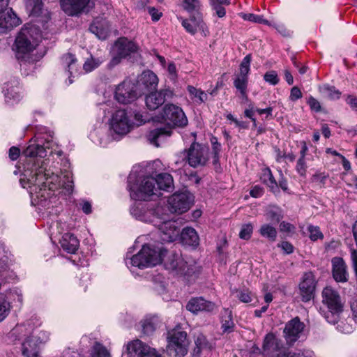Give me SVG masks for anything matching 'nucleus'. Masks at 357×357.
I'll use <instances>...</instances> for the list:
<instances>
[{"label":"nucleus","instance_id":"nucleus-1","mask_svg":"<svg viewBox=\"0 0 357 357\" xmlns=\"http://www.w3.org/2000/svg\"><path fill=\"white\" fill-rule=\"evenodd\" d=\"M48 137L51 139H44V142L43 138H40L37 144H30L23 151V155L28 158L20 179L22 188L29 190L32 204L43 208H50L55 203L54 191L59 187L62 186L68 193L73 189V181L69 174L61 180L51 169L50 161L43 159L47 155L46 149L50 148L53 138L51 132Z\"/></svg>","mask_w":357,"mask_h":357},{"label":"nucleus","instance_id":"nucleus-2","mask_svg":"<svg viewBox=\"0 0 357 357\" xmlns=\"http://www.w3.org/2000/svg\"><path fill=\"white\" fill-rule=\"evenodd\" d=\"M165 211L162 206L153 207L147 203H137L130 208L131 214L136 219L152 223L158 228L162 241L172 242L180 234V229L177 222L170 219Z\"/></svg>","mask_w":357,"mask_h":357},{"label":"nucleus","instance_id":"nucleus-3","mask_svg":"<svg viewBox=\"0 0 357 357\" xmlns=\"http://www.w3.org/2000/svg\"><path fill=\"white\" fill-rule=\"evenodd\" d=\"M139 167H134L128 178L130 197L135 200H146L157 195L155 178L144 176Z\"/></svg>","mask_w":357,"mask_h":357},{"label":"nucleus","instance_id":"nucleus-4","mask_svg":"<svg viewBox=\"0 0 357 357\" xmlns=\"http://www.w3.org/2000/svg\"><path fill=\"white\" fill-rule=\"evenodd\" d=\"M164 250L162 248H157L149 245H144L141 250L131 257H128V253L125 259L126 264L128 268L137 267L144 269L154 266L160 263L164 255Z\"/></svg>","mask_w":357,"mask_h":357},{"label":"nucleus","instance_id":"nucleus-5","mask_svg":"<svg viewBox=\"0 0 357 357\" xmlns=\"http://www.w3.org/2000/svg\"><path fill=\"white\" fill-rule=\"evenodd\" d=\"M165 267L172 274L181 277L189 278L193 275L197 267L193 261L188 262L179 253L172 252L169 254L164 261Z\"/></svg>","mask_w":357,"mask_h":357},{"label":"nucleus","instance_id":"nucleus-6","mask_svg":"<svg viewBox=\"0 0 357 357\" xmlns=\"http://www.w3.org/2000/svg\"><path fill=\"white\" fill-rule=\"evenodd\" d=\"M322 302L328 307V311L324 314V318L330 324H335L342 312L343 305L339 294L330 287H325L322 291Z\"/></svg>","mask_w":357,"mask_h":357},{"label":"nucleus","instance_id":"nucleus-7","mask_svg":"<svg viewBox=\"0 0 357 357\" xmlns=\"http://www.w3.org/2000/svg\"><path fill=\"white\" fill-rule=\"evenodd\" d=\"M36 29L33 26H24L15 39L16 56L23 59V55L33 51L38 45V40L33 36Z\"/></svg>","mask_w":357,"mask_h":357},{"label":"nucleus","instance_id":"nucleus-8","mask_svg":"<svg viewBox=\"0 0 357 357\" xmlns=\"http://www.w3.org/2000/svg\"><path fill=\"white\" fill-rule=\"evenodd\" d=\"M167 352L170 357H183L188 352L189 342L185 331L174 330L169 332Z\"/></svg>","mask_w":357,"mask_h":357},{"label":"nucleus","instance_id":"nucleus-9","mask_svg":"<svg viewBox=\"0 0 357 357\" xmlns=\"http://www.w3.org/2000/svg\"><path fill=\"white\" fill-rule=\"evenodd\" d=\"M161 121L172 126L184 128L188 125V119L181 107L174 104H166L160 113Z\"/></svg>","mask_w":357,"mask_h":357},{"label":"nucleus","instance_id":"nucleus-10","mask_svg":"<svg viewBox=\"0 0 357 357\" xmlns=\"http://www.w3.org/2000/svg\"><path fill=\"white\" fill-rule=\"evenodd\" d=\"M208 148L199 143H192L188 150L183 152L184 159L189 165L196 168L204 166L208 160Z\"/></svg>","mask_w":357,"mask_h":357},{"label":"nucleus","instance_id":"nucleus-11","mask_svg":"<svg viewBox=\"0 0 357 357\" xmlns=\"http://www.w3.org/2000/svg\"><path fill=\"white\" fill-rule=\"evenodd\" d=\"M93 0H60L61 10L68 16L79 17L94 7Z\"/></svg>","mask_w":357,"mask_h":357},{"label":"nucleus","instance_id":"nucleus-12","mask_svg":"<svg viewBox=\"0 0 357 357\" xmlns=\"http://www.w3.org/2000/svg\"><path fill=\"white\" fill-rule=\"evenodd\" d=\"M109 128L118 135H125L128 133L132 126L125 109H117L112 113L109 120Z\"/></svg>","mask_w":357,"mask_h":357},{"label":"nucleus","instance_id":"nucleus-13","mask_svg":"<svg viewBox=\"0 0 357 357\" xmlns=\"http://www.w3.org/2000/svg\"><path fill=\"white\" fill-rule=\"evenodd\" d=\"M305 325L296 317L287 321L283 329V337L286 344L293 346L296 342L304 336Z\"/></svg>","mask_w":357,"mask_h":357},{"label":"nucleus","instance_id":"nucleus-14","mask_svg":"<svg viewBox=\"0 0 357 357\" xmlns=\"http://www.w3.org/2000/svg\"><path fill=\"white\" fill-rule=\"evenodd\" d=\"M192 201V196L188 192L174 193L168 199L169 210L172 213H185L190 208Z\"/></svg>","mask_w":357,"mask_h":357},{"label":"nucleus","instance_id":"nucleus-15","mask_svg":"<svg viewBox=\"0 0 357 357\" xmlns=\"http://www.w3.org/2000/svg\"><path fill=\"white\" fill-rule=\"evenodd\" d=\"M139 93L137 86L130 80L119 84L115 91V98L121 104H128L137 99Z\"/></svg>","mask_w":357,"mask_h":357},{"label":"nucleus","instance_id":"nucleus-16","mask_svg":"<svg viewBox=\"0 0 357 357\" xmlns=\"http://www.w3.org/2000/svg\"><path fill=\"white\" fill-rule=\"evenodd\" d=\"M128 354L131 357H161L153 348L139 340L129 342L126 346Z\"/></svg>","mask_w":357,"mask_h":357},{"label":"nucleus","instance_id":"nucleus-17","mask_svg":"<svg viewBox=\"0 0 357 357\" xmlns=\"http://www.w3.org/2000/svg\"><path fill=\"white\" fill-rule=\"evenodd\" d=\"M284 352L281 340L273 333H268L264 340L263 354L266 357H281Z\"/></svg>","mask_w":357,"mask_h":357},{"label":"nucleus","instance_id":"nucleus-18","mask_svg":"<svg viewBox=\"0 0 357 357\" xmlns=\"http://www.w3.org/2000/svg\"><path fill=\"white\" fill-rule=\"evenodd\" d=\"M182 26L192 35H195L198 31H202L204 36H207L209 33L205 23L202 20L200 13L191 15L189 19L180 17Z\"/></svg>","mask_w":357,"mask_h":357},{"label":"nucleus","instance_id":"nucleus-19","mask_svg":"<svg viewBox=\"0 0 357 357\" xmlns=\"http://www.w3.org/2000/svg\"><path fill=\"white\" fill-rule=\"evenodd\" d=\"M315 287L316 282L313 273L312 272L305 273L299 284L300 294L303 301L307 302L314 298Z\"/></svg>","mask_w":357,"mask_h":357},{"label":"nucleus","instance_id":"nucleus-20","mask_svg":"<svg viewBox=\"0 0 357 357\" xmlns=\"http://www.w3.org/2000/svg\"><path fill=\"white\" fill-rule=\"evenodd\" d=\"M172 91L169 89L152 92L145 98L146 105L149 109L155 110L164 104L167 97H172Z\"/></svg>","mask_w":357,"mask_h":357},{"label":"nucleus","instance_id":"nucleus-21","mask_svg":"<svg viewBox=\"0 0 357 357\" xmlns=\"http://www.w3.org/2000/svg\"><path fill=\"white\" fill-rule=\"evenodd\" d=\"M216 308L214 303L206 301L203 297L192 298L186 305V309L194 314L199 312H212Z\"/></svg>","mask_w":357,"mask_h":357},{"label":"nucleus","instance_id":"nucleus-22","mask_svg":"<svg viewBox=\"0 0 357 357\" xmlns=\"http://www.w3.org/2000/svg\"><path fill=\"white\" fill-rule=\"evenodd\" d=\"M21 20L13 12L12 8L4 11L0 15V33H3L21 24Z\"/></svg>","mask_w":357,"mask_h":357},{"label":"nucleus","instance_id":"nucleus-23","mask_svg":"<svg viewBox=\"0 0 357 357\" xmlns=\"http://www.w3.org/2000/svg\"><path fill=\"white\" fill-rule=\"evenodd\" d=\"M89 31L100 40L106 39L109 35V22L103 18H96L89 26Z\"/></svg>","mask_w":357,"mask_h":357},{"label":"nucleus","instance_id":"nucleus-24","mask_svg":"<svg viewBox=\"0 0 357 357\" xmlns=\"http://www.w3.org/2000/svg\"><path fill=\"white\" fill-rule=\"evenodd\" d=\"M61 61L63 67L68 73V84L73 82L72 77H75L79 74L77 60L73 54L68 53L61 57Z\"/></svg>","mask_w":357,"mask_h":357},{"label":"nucleus","instance_id":"nucleus-25","mask_svg":"<svg viewBox=\"0 0 357 357\" xmlns=\"http://www.w3.org/2000/svg\"><path fill=\"white\" fill-rule=\"evenodd\" d=\"M27 333H29V335L25 338L22 345V354L25 357H37L39 353L38 340L31 335V329Z\"/></svg>","mask_w":357,"mask_h":357},{"label":"nucleus","instance_id":"nucleus-26","mask_svg":"<svg viewBox=\"0 0 357 357\" xmlns=\"http://www.w3.org/2000/svg\"><path fill=\"white\" fill-rule=\"evenodd\" d=\"M333 275L337 282H346L347 280V273L346 271V265L344 260L340 257H334L332 259Z\"/></svg>","mask_w":357,"mask_h":357},{"label":"nucleus","instance_id":"nucleus-27","mask_svg":"<svg viewBox=\"0 0 357 357\" xmlns=\"http://www.w3.org/2000/svg\"><path fill=\"white\" fill-rule=\"evenodd\" d=\"M116 53L121 57H126L132 52L137 51V45L132 41L126 38H119L115 43Z\"/></svg>","mask_w":357,"mask_h":357},{"label":"nucleus","instance_id":"nucleus-28","mask_svg":"<svg viewBox=\"0 0 357 357\" xmlns=\"http://www.w3.org/2000/svg\"><path fill=\"white\" fill-rule=\"evenodd\" d=\"M61 248L68 253H75L78 249L79 242L77 237L70 233H66L60 240Z\"/></svg>","mask_w":357,"mask_h":357},{"label":"nucleus","instance_id":"nucleus-29","mask_svg":"<svg viewBox=\"0 0 357 357\" xmlns=\"http://www.w3.org/2000/svg\"><path fill=\"white\" fill-rule=\"evenodd\" d=\"M171 135V131L164 128H155L149 132L147 139L149 142L156 147L159 146V143L164 141L167 137Z\"/></svg>","mask_w":357,"mask_h":357},{"label":"nucleus","instance_id":"nucleus-30","mask_svg":"<svg viewBox=\"0 0 357 357\" xmlns=\"http://www.w3.org/2000/svg\"><path fill=\"white\" fill-rule=\"evenodd\" d=\"M181 238L183 243L188 245L197 246L199 244V236L192 227L184 228L181 233Z\"/></svg>","mask_w":357,"mask_h":357},{"label":"nucleus","instance_id":"nucleus-31","mask_svg":"<svg viewBox=\"0 0 357 357\" xmlns=\"http://www.w3.org/2000/svg\"><path fill=\"white\" fill-rule=\"evenodd\" d=\"M235 324L232 318L231 311L225 308L221 312V329L224 333H230L234 331Z\"/></svg>","mask_w":357,"mask_h":357},{"label":"nucleus","instance_id":"nucleus-32","mask_svg":"<svg viewBox=\"0 0 357 357\" xmlns=\"http://www.w3.org/2000/svg\"><path fill=\"white\" fill-rule=\"evenodd\" d=\"M155 185L158 190H163L166 191H169L173 189V178L171 174L167 173H161L159 174L157 177L155 178Z\"/></svg>","mask_w":357,"mask_h":357},{"label":"nucleus","instance_id":"nucleus-33","mask_svg":"<svg viewBox=\"0 0 357 357\" xmlns=\"http://www.w3.org/2000/svg\"><path fill=\"white\" fill-rule=\"evenodd\" d=\"M141 83L146 89L153 90L158 84L157 75L151 71L144 72L139 79Z\"/></svg>","mask_w":357,"mask_h":357},{"label":"nucleus","instance_id":"nucleus-34","mask_svg":"<svg viewBox=\"0 0 357 357\" xmlns=\"http://www.w3.org/2000/svg\"><path fill=\"white\" fill-rule=\"evenodd\" d=\"M187 90L190 98L197 104L200 105L206 101L207 94L204 91L190 85L188 86Z\"/></svg>","mask_w":357,"mask_h":357},{"label":"nucleus","instance_id":"nucleus-35","mask_svg":"<svg viewBox=\"0 0 357 357\" xmlns=\"http://www.w3.org/2000/svg\"><path fill=\"white\" fill-rule=\"evenodd\" d=\"M265 215L267 220L275 224L278 223L283 217L282 209L276 206H269Z\"/></svg>","mask_w":357,"mask_h":357},{"label":"nucleus","instance_id":"nucleus-36","mask_svg":"<svg viewBox=\"0 0 357 357\" xmlns=\"http://www.w3.org/2000/svg\"><path fill=\"white\" fill-rule=\"evenodd\" d=\"M248 77H243L236 75L234 80V85L235 88L240 92L241 98L245 100H248Z\"/></svg>","mask_w":357,"mask_h":357},{"label":"nucleus","instance_id":"nucleus-37","mask_svg":"<svg viewBox=\"0 0 357 357\" xmlns=\"http://www.w3.org/2000/svg\"><path fill=\"white\" fill-rule=\"evenodd\" d=\"M319 91L325 98L331 100L339 99L341 95L339 90L336 89L335 86L328 84H324L319 86Z\"/></svg>","mask_w":357,"mask_h":357},{"label":"nucleus","instance_id":"nucleus-38","mask_svg":"<svg viewBox=\"0 0 357 357\" xmlns=\"http://www.w3.org/2000/svg\"><path fill=\"white\" fill-rule=\"evenodd\" d=\"M5 97L7 102L10 103L17 102L21 98L20 88L18 86H10L7 84L6 89H4Z\"/></svg>","mask_w":357,"mask_h":357},{"label":"nucleus","instance_id":"nucleus-39","mask_svg":"<svg viewBox=\"0 0 357 357\" xmlns=\"http://www.w3.org/2000/svg\"><path fill=\"white\" fill-rule=\"evenodd\" d=\"M199 0H182V7L191 15H197L201 8Z\"/></svg>","mask_w":357,"mask_h":357},{"label":"nucleus","instance_id":"nucleus-40","mask_svg":"<svg viewBox=\"0 0 357 357\" xmlns=\"http://www.w3.org/2000/svg\"><path fill=\"white\" fill-rule=\"evenodd\" d=\"M42 0H26V8L31 15L38 16L42 11Z\"/></svg>","mask_w":357,"mask_h":357},{"label":"nucleus","instance_id":"nucleus-41","mask_svg":"<svg viewBox=\"0 0 357 357\" xmlns=\"http://www.w3.org/2000/svg\"><path fill=\"white\" fill-rule=\"evenodd\" d=\"M142 333L144 335H151L158 327L157 319L155 318L146 319L141 321Z\"/></svg>","mask_w":357,"mask_h":357},{"label":"nucleus","instance_id":"nucleus-42","mask_svg":"<svg viewBox=\"0 0 357 357\" xmlns=\"http://www.w3.org/2000/svg\"><path fill=\"white\" fill-rule=\"evenodd\" d=\"M260 178L261 181L271 188L272 190L278 187V183L269 168H265L262 170Z\"/></svg>","mask_w":357,"mask_h":357},{"label":"nucleus","instance_id":"nucleus-43","mask_svg":"<svg viewBox=\"0 0 357 357\" xmlns=\"http://www.w3.org/2000/svg\"><path fill=\"white\" fill-rule=\"evenodd\" d=\"M259 234L263 237L268 238L271 241H275L276 240L277 230L275 227L268 224H264L261 227Z\"/></svg>","mask_w":357,"mask_h":357},{"label":"nucleus","instance_id":"nucleus-44","mask_svg":"<svg viewBox=\"0 0 357 357\" xmlns=\"http://www.w3.org/2000/svg\"><path fill=\"white\" fill-rule=\"evenodd\" d=\"M354 319H349V320H339L334 324H337V329L342 333L349 334L354 330V326L351 324Z\"/></svg>","mask_w":357,"mask_h":357},{"label":"nucleus","instance_id":"nucleus-45","mask_svg":"<svg viewBox=\"0 0 357 357\" xmlns=\"http://www.w3.org/2000/svg\"><path fill=\"white\" fill-rule=\"evenodd\" d=\"M106 128H101L96 129L91 132L90 136L93 141H97L101 146H105L107 144V139L105 137Z\"/></svg>","mask_w":357,"mask_h":357},{"label":"nucleus","instance_id":"nucleus-46","mask_svg":"<svg viewBox=\"0 0 357 357\" xmlns=\"http://www.w3.org/2000/svg\"><path fill=\"white\" fill-rule=\"evenodd\" d=\"M195 347L193 350L195 356H199L202 351L208 346L206 338L203 335H199L195 340Z\"/></svg>","mask_w":357,"mask_h":357},{"label":"nucleus","instance_id":"nucleus-47","mask_svg":"<svg viewBox=\"0 0 357 357\" xmlns=\"http://www.w3.org/2000/svg\"><path fill=\"white\" fill-rule=\"evenodd\" d=\"M240 16L244 20L255 23L264 24L267 25H271L267 20L264 19L263 16L258 15L252 13H240Z\"/></svg>","mask_w":357,"mask_h":357},{"label":"nucleus","instance_id":"nucleus-48","mask_svg":"<svg viewBox=\"0 0 357 357\" xmlns=\"http://www.w3.org/2000/svg\"><path fill=\"white\" fill-rule=\"evenodd\" d=\"M102 61L99 58L96 59L93 56H91L84 62L83 65V70H84L86 73L91 72L94 69L97 68L102 63Z\"/></svg>","mask_w":357,"mask_h":357},{"label":"nucleus","instance_id":"nucleus-49","mask_svg":"<svg viewBox=\"0 0 357 357\" xmlns=\"http://www.w3.org/2000/svg\"><path fill=\"white\" fill-rule=\"evenodd\" d=\"M251 61V56L250 54L245 56L241 65H240V73L237 76L243 77H248V75L250 71V65Z\"/></svg>","mask_w":357,"mask_h":357},{"label":"nucleus","instance_id":"nucleus-50","mask_svg":"<svg viewBox=\"0 0 357 357\" xmlns=\"http://www.w3.org/2000/svg\"><path fill=\"white\" fill-rule=\"evenodd\" d=\"M211 142L213 153V162L214 165H216L219 162V154L221 151V144L218 142V139L215 137H211Z\"/></svg>","mask_w":357,"mask_h":357},{"label":"nucleus","instance_id":"nucleus-51","mask_svg":"<svg viewBox=\"0 0 357 357\" xmlns=\"http://www.w3.org/2000/svg\"><path fill=\"white\" fill-rule=\"evenodd\" d=\"M91 357H110V354L105 347L96 343L93 347Z\"/></svg>","mask_w":357,"mask_h":357},{"label":"nucleus","instance_id":"nucleus-52","mask_svg":"<svg viewBox=\"0 0 357 357\" xmlns=\"http://www.w3.org/2000/svg\"><path fill=\"white\" fill-rule=\"evenodd\" d=\"M252 231L253 227L252 224L248 223L243 225L239 232V237L241 239L248 240L251 237Z\"/></svg>","mask_w":357,"mask_h":357},{"label":"nucleus","instance_id":"nucleus-53","mask_svg":"<svg viewBox=\"0 0 357 357\" xmlns=\"http://www.w3.org/2000/svg\"><path fill=\"white\" fill-rule=\"evenodd\" d=\"M307 230L310 233V238L312 241H315L318 239H323L324 235L322 232L320 231L319 227L310 225L307 227Z\"/></svg>","mask_w":357,"mask_h":357},{"label":"nucleus","instance_id":"nucleus-54","mask_svg":"<svg viewBox=\"0 0 357 357\" xmlns=\"http://www.w3.org/2000/svg\"><path fill=\"white\" fill-rule=\"evenodd\" d=\"M296 172L301 176V177H305L306 176V172H307V163L306 160L303 158H298L296 162Z\"/></svg>","mask_w":357,"mask_h":357},{"label":"nucleus","instance_id":"nucleus-55","mask_svg":"<svg viewBox=\"0 0 357 357\" xmlns=\"http://www.w3.org/2000/svg\"><path fill=\"white\" fill-rule=\"evenodd\" d=\"M264 79L271 85H276L280 81L277 73L274 70L266 72L264 75Z\"/></svg>","mask_w":357,"mask_h":357},{"label":"nucleus","instance_id":"nucleus-56","mask_svg":"<svg viewBox=\"0 0 357 357\" xmlns=\"http://www.w3.org/2000/svg\"><path fill=\"white\" fill-rule=\"evenodd\" d=\"M307 103L310 106L311 110L314 111L315 112H319L321 109L320 102L312 96L308 98Z\"/></svg>","mask_w":357,"mask_h":357},{"label":"nucleus","instance_id":"nucleus-57","mask_svg":"<svg viewBox=\"0 0 357 357\" xmlns=\"http://www.w3.org/2000/svg\"><path fill=\"white\" fill-rule=\"evenodd\" d=\"M236 297L243 303H249L252 301L251 294L248 290H240L237 292Z\"/></svg>","mask_w":357,"mask_h":357},{"label":"nucleus","instance_id":"nucleus-58","mask_svg":"<svg viewBox=\"0 0 357 357\" xmlns=\"http://www.w3.org/2000/svg\"><path fill=\"white\" fill-rule=\"evenodd\" d=\"M148 12L151 15L152 20L155 22L158 21L162 15V13L158 11L155 7H149Z\"/></svg>","mask_w":357,"mask_h":357},{"label":"nucleus","instance_id":"nucleus-59","mask_svg":"<svg viewBox=\"0 0 357 357\" xmlns=\"http://www.w3.org/2000/svg\"><path fill=\"white\" fill-rule=\"evenodd\" d=\"M213 10L215 12V14L219 17H223L226 14L225 8L222 5H218V3H211Z\"/></svg>","mask_w":357,"mask_h":357},{"label":"nucleus","instance_id":"nucleus-60","mask_svg":"<svg viewBox=\"0 0 357 357\" xmlns=\"http://www.w3.org/2000/svg\"><path fill=\"white\" fill-rule=\"evenodd\" d=\"M271 26H273L280 34L284 36H290V31L282 24L271 23Z\"/></svg>","mask_w":357,"mask_h":357},{"label":"nucleus","instance_id":"nucleus-61","mask_svg":"<svg viewBox=\"0 0 357 357\" xmlns=\"http://www.w3.org/2000/svg\"><path fill=\"white\" fill-rule=\"evenodd\" d=\"M302 98V93L297 86H294L291 89L289 99L291 101H296Z\"/></svg>","mask_w":357,"mask_h":357},{"label":"nucleus","instance_id":"nucleus-62","mask_svg":"<svg viewBox=\"0 0 357 357\" xmlns=\"http://www.w3.org/2000/svg\"><path fill=\"white\" fill-rule=\"evenodd\" d=\"M278 247H280L287 254H291L294 251L293 245L287 241H283L278 244Z\"/></svg>","mask_w":357,"mask_h":357},{"label":"nucleus","instance_id":"nucleus-63","mask_svg":"<svg viewBox=\"0 0 357 357\" xmlns=\"http://www.w3.org/2000/svg\"><path fill=\"white\" fill-rule=\"evenodd\" d=\"M346 102L352 109L357 111V98L354 96H348Z\"/></svg>","mask_w":357,"mask_h":357},{"label":"nucleus","instance_id":"nucleus-64","mask_svg":"<svg viewBox=\"0 0 357 357\" xmlns=\"http://www.w3.org/2000/svg\"><path fill=\"white\" fill-rule=\"evenodd\" d=\"M351 310L353 313V319L357 323V298L354 299L351 302Z\"/></svg>","mask_w":357,"mask_h":357}]
</instances>
